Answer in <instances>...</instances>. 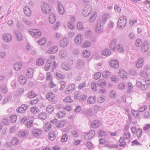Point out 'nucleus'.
<instances>
[{
  "label": "nucleus",
  "mask_w": 150,
  "mask_h": 150,
  "mask_svg": "<svg viewBox=\"0 0 150 150\" xmlns=\"http://www.w3.org/2000/svg\"><path fill=\"white\" fill-rule=\"evenodd\" d=\"M137 136L138 138H140L142 134V130L141 129L138 128L137 130L136 133Z\"/></svg>",
  "instance_id": "obj_51"
},
{
  "label": "nucleus",
  "mask_w": 150,
  "mask_h": 150,
  "mask_svg": "<svg viewBox=\"0 0 150 150\" xmlns=\"http://www.w3.org/2000/svg\"><path fill=\"white\" fill-rule=\"evenodd\" d=\"M38 44L40 45H43L46 43L45 39L43 38L38 41Z\"/></svg>",
  "instance_id": "obj_45"
},
{
  "label": "nucleus",
  "mask_w": 150,
  "mask_h": 150,
  "mask_svg": "<svg viewBox=\"0 0 150 150\" xmlns=\"http://www.w3.org/2000/svg\"><path fill=\"white\" fill-rule=\"evenodd\" d=\"M98 84L100 87L104 88L106 86V83L104 79H100L98 81Z\"/></svg>",
  "instance_id": "obj_23"
},
{
  "label": "nucleus",
  "mask_w": 150,
  "mask_h": 150,
  "mask_svg": "<svg viewBox=\"0 0 150 150\" xmlns=\"http://www.w3.org/2000/svg\"><path fill=\"white\" fill-rule=\"evenodd\" d=\"M36 63L38 65H42L45 63V61L43 58H39L36 60Z\"/></svg>",
  "instance_id": "obj_42"
},
{
  "label": "nucleus",
  "mask_w": 150,
  "mask_h": 150,
  "mask_svg": "<svg viewBox=\"0 0 150 150\" xmlns=\"http://www.w3.org/2000/svg\"><path fill=\"white\" fill-rule=\"evenodd\" d=\"M97 83L96 82H92L91 83V87L92 90L94 91H97Z\"/></svg>",
  "instance_id": "obj_49"
},
{
  "label": "nucleus",
  "mask_w": 150,
  "mask_h": 150,
  "mask_svg": "<svg viewBox=\"0 0 150 150\" xmlns=\"http://www.w3.org/2000/svg\"><path fill=\"white\" fill-rule=\"evenodd\" d=\"M110 65L111 67L116 69L119 66V63L117 60H112L110 61Z\"/></svg>",
  "instance_id": "obj_8"
},
{
  "label": "nucleus",
  "mask_w": 150,
  "mask_h": 150,
  "mask_svg": "<svg viewBox=\"0 0 150 150\" xmlns=\"http://www.w3.org/2000/svg\"><path fill=\"white\" fill-rule=\"evenodd\" d=\"M100 125V123L99 121L98 120H96L93 122L91 124V126L93 128H97Z\"/></svg>",
  "instance_id": "obj_33"
},
{
  "label": "nucleus",
  "mask_w": 150,
  "mask_h": 150,
  "mask_svg": "<svg viewBox=\"0 0 150 150\" xmlns=\"http://www.w3.org/2000/svg\"><path fill=\"white\" fill-rule=\"evenodd\" d=\"M97 16V14L96 12H93L90 18L89 19L90 22H93L96 20Z\"/></svg>",
  "instance_id": "obj_28"
},
{
  "label": "nucleus",
  "mask_w": 150,
  "mask_h": 150,
  "mask_svg": "<svg viewBox=\"0 0 150 150\" xmlns=\"http://www.w3.org/2000/svg\"><path fill=\"white\" fill-rule=\"evenodd\" d=\"M35 93L33 91H30L28 93V97L30 98H32L35 97L36 96Z\"/></svg>",
  "instance_id": "obj_47"
},
{
  "label": "nucleus",
  "mask_w": 150,
  "mask_h": 150,
  "mask_svg": "<svg viewBox=\"0 0 150 150\" xmlns=\"http://www.w3.org/2000/svg\"><path fill=\"white\" fill-rule=\"evenodd\" d=\"M14 33L16 35V38L18 41H21L23 39V36L22 34L17 30H14Z\"/></svg>",
  "instance_id": "obj_15"
},
{
  "label": "nucleus",
  "mask_w": 150,
  "mask_h": 150,
  "mask_svg": "<svg viewBox=\"0 0 150 150\" xmlns=\"http://www.w3.org/2000/svg\"><path fill=\"white\" fill-rule=\"evenodd\" d=\"M58 11L61 15L65 13L64 8L63 5L60 2L58 3Z\"/></svg>",
  "instance_id": "obj_20"
},
{
  "label": "nucleus",
  "mask_w": 150,
  "mask_h": 150,
  "mask_svg": "<svg viewBox=\"0 0 150 150\" xmlns=\"http://www.w3.org/2000/svg\"><path fill=\"white\" fill-rule=\"evenodd\" d=\"M56 76L57 79H63L64 78V76L59 73H57Z\"/></svg>",
  "instance_id": "obj_62"
},
{
  "label": "nucleus",
  "mask_w": 150,
  "mask_h": 150,
  "mask_svg": "<svg viewBox=\"0 0 150 150\" xmlns=\"http://www.w3.org/2000/svg\"><path fill=\"white\" fill-rule=\"evenodd\" d=\"M30 111L32 112L34 114H36L40 112L39 109L35 106L32 107Z\"/></svg>",
  "instance_id": "obj_44"
},
{
  "label": "nucleus",
  "mask_w": 150,
  "mask_h": 150,
  "mask_svg": "<svg viewBox=\"0 0 150 150\" xmlns=\"http://www.w3.org/2000/svg\"><path fill=\"white\" fill-rule=\"evenodd\" d=\"M149 43L147 41H145L144 42L141 47V50L143 52L145 53L149 47H148Z\"/></svg>",
  "instance_id": "obj_12"
},
{
  "label": "nucleus",
  "mask_w": 150,
  "mask_h": 150,
  "mask_svg": "<svg viewBox=\"0 0 150 150\" xmlns=\"http://www.w3.org/2000/svg\"><path fill=\"white\" fill-rule=\"evenodd\" d=\"M55 17V15L53 13H51L50 14L49 20L50 23L53 24L55 22L56 20Z\"/></svg>",
  "instance_id": "obj_25"
},
{
  "label": "nucleus",
  "mask_w": 150,
  "mask_h": 150,
  "mask_svg": "<svg viewBox=\"0 0 150 150\" xmlns=\"http://www.w3.org/2000/svg\"><path fill=\"white\" fill-rule=\"evenodd\" d=\"M33 69H32L29 68L27 70L25 75L28 78H31L33 77Z\"/></svg>",
  "instance_id": "obj_22"
},
{
  "label": "nucleus",
  "mask_w": 150,
  "mask_h": 150,
  "mask_svg": "<svg viewBox=\"0 0 150 150\" xmlns=\"http://www.w3.org/2000/svg\"><path fill=\"white\" fill-rule=\"evenodd\" d=\"M9 117L10 118V120L12 123H15L17 120V116L16 115H11Z\"/></svg>",
  "instance_id": "obj_46"
},
{
  "label": "nucleus",
  "mask_w": 150,
  "mask_h": 150,
  "mask_svg": "<svg viewBox=\"0 0 150 150\" xmlns=\"http://www.w3.org/2000/svg\"><path fill=\"white\" fill-rule=\"evenodd\" d=\"M120 143V146L121 147H123L126 145V142H125V140L123 137H121L119 140Z\"/></svg>",
  "instance_id": "obj_39"
},
{
  "label": "nucleus",
  "mask_w": 150,
  "mask_h": 150,
  "mask_svg": "<svg viewBox=\"0 0 150 150\" xmlns=\"http://www.w3.org/2000/svg\"><path fill=\"white\" fill-rule=\"evenodd\" d=\"M82 38L83 37L81 35L78 34L76 35L74 40L75 43L78 45L81 44L82 41Z\"/></svg>",
  "instance_id": "obj_19"
},
{
  "label": "nucleus",
  "mask_w": 150,
  "mask_h": 150,
  "mask_svg": "<svg viewBox=\"0 0 150 150\" xmlns=\"http://www.w3.org/2000/svg\"><path fill=\"white\" fill-rule=\"evenodd\" d=\"M66 123V121L64 120H62L57 122L55 124L57 127H62Z\"/></svg>",
  "instance_id": "obj_24"
},
{
  "label": "nucleus",
  "mask_w": 150,
  "mask_h": 150,
  "mask_svg": "<svg viewBox=\"0 0 150 150\" xmlns=\"http://www.w3.org/2000/svg\"><path fill=\"white\" fill-rule=\"evenodd\" d=\"M18 80L20 83L23 85L25 84L27 81V79L25 77L21 75L19 76Z\"/></svg>",
  "instance_id": "obj_26"
},
{
  "label": "nucleus",
  "mask_w": 150,
  "mask_h": 150,
  "mask_svg": "<svg viewBox=\"0 0 150 150\" xmlns=\"http://www.w3.org/2000/svg\"><path fill=\"white\" fill-rule=\"evenodd\" d=\"M139 74L142 77L144 78H146L148 76L147 72L144 71H141Z\"/></svg>",
  "instance_id": "obj_59"
},
{
  "label": "nucleus",
  "mask_w": 150,
  "mask_h": 150,
  "mask_svg": "<svg viewBox=\"0 0 150 150\" xmlns=\"http://www.w3.org/2000/svg\"><path fill=\"white\" fill-rule=\"evenodd\" d=\"M88 11L86 10L87 9V8H84L83 9L82 13L84 17H87L90 14L92 11V8L90 7L89 8L88 7Z\"/></svg>",
  "instance_id": "obj_11"
},
{
  "label": "nucleus",
  "mask_w": 150,
  "mask_h": 150,
  "mask_svg": "<svg viewBox=\"0 0 150 150\" xmlns=\"http://www.w3.org/2000/svg\"><path fill=\"white\" fill-rule=\"evenodd\" d=\"M68 43V40L66 38H64L62 40L60 43V45L62 47H66Z\"/></svg>",
  "instance_id": "obj_21"
},
{
  "label": "nucleus",
  "mask_w": 150,
  "mask_h": 150,
  "mask_svg": "<svg viewBox=\"0 0 150 150\" xmlns=\"http://www.w3.org/2000/svg\"><path fill=\"white\" fill-rule=\"evenodd\" d=\"M87 102L89 104H93L95 103V100H93L92 97L91 96L88 99Z\"/></svg>",
  "instance_id": "obj_63"
},
{
  "label": "nucleus",
  "mask_w": 150,
  "mask_h": 150,
  "mask_svg": "<svg viewBox=\"0 0 150 150\" xmlns=\"http://www.w3.org/2000/svg\"><path fill=\"white\" fill-rule=\"evenodd\" d=\"M42 133V131L38 129H34L32 130V134L35 137H38L40 136Z\"/></svg>",
  "instance_id": "obj_13"
},
{
  "label": "nucleus",
  "mask_w": 150,
  "mask_h": 150,
  "mask_svg": "<svg viewBox=\"0 0 150 150\" xmlns=\"http://www.w3.org/2000/svg\"><path fill=\"white\" fill-rule=\"evenodd\" d=\"M116 39H114L111 40L109 45L110 48L112 51H114L116 49Z\"/></svg>",
  "instance_id": "obj_14"
},
{
  "label": "nucleus",
  "mask_w": 150,
  "mask_h": 150,
  "mask_svg": "<svg viewBox=\"0 0 150 150\" xmlns=\"http://www.w3.org/2000/svg\"><path fill=\"white\" fill-rule=\"evenodd\" d=\"M21 120V122L25 123L28 127L30 128L33 125V121L32 120H28L27 119L24 117L22 118Z\"/></svg>",
  "instance_id": "obj_7"
},
{
  "label": "nucleus",
  "mask_w": 150,
  "mask_h": 150,
  "mask_svg": "<svg viewBox=\"0 0 150 150\" xmlns=\"http://www.w3.org/2000/svg\"><path fill=\"white\" fill-rule=\"evenodd\" d=\"M86 83L85 81H83V82L80 83L79 85L78 88L79 89L81 90L83 88L86 87Z\"/></svg>",
  "instance_id": "obj_53"
},
{
  "label": "nucleus",
  "mask_w": 150,
  "mask_h": 150,
  "mask_svg": "<svg viewBox=\"0 0 150 150\" xmlns=\"http://www.w3.org/2000/svg\"><path fill=\"white\" fill-rule=\"evenodd\" d=\"M90 55V53L89 51L84 50L82 53V56L84 58H87Z\"/></svg>",
  "instance_id": "obj_37"
},
{
  "label": "nucleus",
  "mask_w": 150,
  "mask_h": 150,
  "mask_svg": "<svg viewBox=\"0 0 150 150\" xmlns=\"http://www.w3.org/2000/svg\"><path fill=\"white\" fill-rule=\"evenodd\" d=\"M22 66V63L21 62H17L14 64L13 67L15 70L18 71L21 69Z\"/></svg>",
  "instance_id": "obj_27"
},
{
  "label": "nucleus",
  "mask_w": 150,
  "mask_h": 150,
  "mask_svg": "<svg viewBox=\"0 0 150 150\" xmlns=\"http://www.w3.org/2000/svg\"><path fill=\"white\" fill-rule=\"evenodd\" d=\"M87 98L86 95L82 94L80 92H76L74 95V99L76 100H78L81 102L85 100Z\"/></svg>",
  "instance_id": "obj_3"
},
{
  "label": "nucleus",
  "mask_w": 150,
  "mask_h": 150,
  "mask_svg": "<svg viewBox=\"0 0 150 150\" xmlns=\"http://www.w3.org/2000/svg\"><path fill=\"white\" fill-rule=\"evenodd\" d=\"M103 55L105 56H109L111 54V51L108 49H105L102 52Z\"/></svg>",
  "instance_id": "obj_41"
},
{
  "label": "nucleus",
  "mask_w": 150,
  "mask_h": 150,
  "mask_svg": "<svg viewBox=\"0 0 150 150\" xmlns=\"http://www.w3.org/2000/svg\"><path fill=\"white\" fill-rule=\"evenodd\" d=\"M46 110L49 114H50L53 111L54 108L52 105H49L47 107Z\"/></svg>",
  "instance_id": "obj_43"
},
{
  "label": "nucleus",
  "mask_w": 150,
  "mask_h": 150,
  "mask_svg": "<svg viewBox=\"0 0 150 150\" xmlns=\"http://www.w3.org/2000/svg\"><path fill=\"white\" fill-rule=\"evenodd\" d=\"M110 75V73L109 71H104L102 74L103 77L104 78H106Z\"/></svg>",
  "instance_id": "obj_54"
},
{
  "label": "nucleus",
  "mask_w": 150,
  "mask_h": 150,
  "mask_svg": "<svg viewBox=\"0 0 150 150\" xmlns=\"http://www.w3.org/2000/svg\"><path fill=\"white\" fill-rule=\"evenodd\" d=\"M46 99L51 102L52 103L55 104L56 100H55V96L52 92H49L46 95Z\"/></svg>",
  "instance_id": "obj_5"
},
{
  "label": "nucleus",
  "mask_w": 150,
  "mask_h": 150,
  "mask_svg": "<svg viewBox=\"0 0 150 150\" xmlns=\"http://www.w3.org/2000/svg\"><path fill=\"white\" fill-rule=\"evenodd\" d=\"M77 28L78 30H81L83 29L84 27L81 23L79 22L77 24Z\"/></svg>",
  "instance_id": "obj_52"
},
{
  "label": "nucleus",
  "mask_w": 150,
  "mask_h": 150,
  "mask_svg": "<svg viewBox=\"0 0 150 150\" xmlns=\"http://www.w3.org/2000/svg\"><path fill=\"white\" fill-rule=\"evenodd\" d=\"M127 86H128V89L127 91V93H129L131 91L132 89V88L133 87L132 84L131 83H129L127 84Z\"/></svg>",
  "instance_id": "obj_64"
},
{
  "label": "nucleus",
  "mask_w": 150,
  "mask_h": 150,
  "mask_svg": "<svg viewBox=\"0 0 150 150\" xmlns=\"http://www.w3.org/2000/svg\"><path fill=\"white\" fill-rule=\"evenodd\" d=\"M130 136L131 134L129 132H126L124 133L123 137L127 139L130 137Z\"/></svg>",
  "instance_id": "obj_56"
},
{
  "label": "nucleus",
  "mask_w": 150,
  "mask_h": 150,
  "mask_svg": "<svg viewBox=\"0 0 150 150\" xmlns=\"http://www.w3.org/2000/svg\"><path fill=\"white\" fill-rule=\"evenodd\" d=\"M61 67L63 69L66 71L70 69L69 67L66 65V63H62L61 65Z\"/></svg>",
  "instance_id": "obj_55"
},
{
  "label": "nucleus",
  "mask_w": 150,
  "mask_h": 150,
  "mask_svg": "<svg viewBox=\"0 0 150 150\" xmlns=\"http://www.w3.org/2000/svg\"><path fill=\"white\" fill-rule=\"evenodd\" d=\"M127 22L126 17L125 16H121L118 20L117 26L119 28H123L126 26Z\"/></svg>",
  "instance_id": "obj_1"
},
{
  "label": "nucleus",
  "mask_w": 150,
  "mask_h": 150,
  "mask_svg": "<svg viewBox=\"0 0 150 150\" xmlns=\"http://www.w3.org/2000/svg\"><path fill=\"white\" fill-rule=\"evenodd\" d=\"M48 136L49 139L51 141L54 140L56 138L54 132L53 131L50 132L48 134Z\"/></svg>",
  "instance_id": "obj_36"
},
{
  "label": "nucleus",
  "mask_w": 150,
  "mask_h": 150,
  "mask_svg": "<svg viewBox=\"0 0 150 150\" xmlns=\"http://www.w3.org/2000/svg\"><path fill=\"white\" fill-rule=\"evenodd\" d=\"M143 61L144 59L142 58L138 59L136 62V67L139 68H141L143 65Z\"/></svg>",
  "instance_id": "obj_18"
},
{
  "label": "nucleus",
  "mask_w": 150,
  "mask_h": 150,
  "mask_svg": "<svg viewBox=\"0 0 150 150\" xmlns=\"http://www.w3.org/2000/svg\"><path fill=\"white\" fill-rule=\"evenodd\" d=\"M59 55L61 58L65 57L67 55V52L64 50L63 49L60 52Z\"/></svg>",
  "instance_id": "obj_40"
},
{
  "label": "nucleus",
  "mask_w": 150,
  "mask_h": 150,
  "mask_svg": "<svg viewBox=\"0 0 150 150\" xmlns=\"http://www.w3.org/2000/svg\"><path fill=\"white\" fill-rule=\"evenodd\" d=\"M28 131H21L18 133L19 137H26L28 136Z\"/></svg>",
  "instance_id": "obj_29"
},
{
  "label": "nucleus",
  "mask_w": 150,
  "mask_h": 150,
  "mask_svg": "<svg viewBox=\"0 0 150 150\" xmlns=\"http://www.w3.org/2000/svg\"><path fill=\"white\" fill-rule=\"evenodd\" d=\"M91 43L90 42L88 41H86L82 45V47L83 48H86L90 47L91 46Z\"/></svg>",
  "instance_id": "obj_58"
},
{
  "label": "nucleus",
  "mask_w": 150,
  "mask_h": 150,
  "mask_svg": "<svg viewBox=\"0 0 150 150\" xmlns=\"http://www.w3.org/2000/svg\"><path fill=\"white\" fill-rule=\"evenodd\" d=\"M84 64V62L83 60L79 59L78 60L76 65V67L78 69H80L83 67Z\"/></svg>",
  "instance_id": "obj_32"
},
{
  "label": "nucleus",
  "mask_w": 150,
  "mask_h": 150,
  "mask_svg": "<svg viewBox=\"0 0 150 150\" xmlns=\"http://www.w3.org/2000/svg\"><path fill=\"white\" fill-rule=\"evenodd\" d=\"M116 48L118 51L120 52H122L124 51V49L122 46L120 44H118L116 46Z\"/></svg>",
  "instance_id": "obj_57"
},
{
  "label": "nucleus",
  "mask_w": 150,
  "mask_h": 150,
  "mask_svg": "<svg viewBox=\"0 0 150 150\" xmlns=\"http://www.w3.org/2000/svg\"><path fill=\"white\" fill-rule=\"evenodd\" d=\"M38 117L40 119L45 120L47 118V115L45 112H41L39 115Z\"/></svg>",
  "instance_id": "obj_38"
},
{
  "label": "nucleus",
  "mask_w": 150,
  "mask_h": 150,
  "mask_svg": "<svg viewBox=\"0 0 150 150\" xmlns=\"http://www.w3.org/2000/svg\"><path fill=\"white\" fill-rule=\"evenodd\" d=\"M68 139V136L67 134H65L62 137L61 141L62 142H66Z\"/></svg>",
  "instance_id": "obj_50"
},
{
  "label": "nucleus",
  "mask_w": 150,
  "mask_h": 150,
  "mask_svg": "<svg viewBox=\"0 0 150 150\" xmlns=\"http://www.w3.org/2000/svg\"><path fill=\"white\" fill-rule=\"evenodd\" d=\"M11 144L12 145H17L19 142V140L16 137H13L11 142Z\"/></svg>",
  "instance_id": "obj_34"
},
{
  "label": "nucleus",
  "mask_w": 150,
  "mask_h": 150,
  "mask_svg": "<svg viewBox=\"0 0 150 150\" xmlns=\"http://www.w3.org/2000/svg\"><path fill=\"white\" fill-rule=\"evenodd\" d=\"M57 115L59 118L63 117L66 115V112L65 111H59L57 114Z\"/></svg>",
  "instance_id": "obj_48"
},
{
  "label": "nucleus",
  "mask_w": 150,
  "mask_h": 150,
  "mask_svg": "<svg viewBox=\"0 0 150 150\" xmlns=\"http://www.w3.org/2000/svg\"><path fill=\"white\" fill-rule=\"evenodd\" d=\"M98 21L97 23V26L96 28V31L98 33H101L102 31L103 28L101 27V25L100 23H98Z\"/></svg>",
  "instance_id": "obj_30"
},
{
  "label": "nucleus",
  "mask_w": 150,
  "mask_h": 150,
  "mask_svg": "<svg viewBox=\"0 0 150 150\" xmlns=\"http://www.w3.org/2000/svg\"><path fill=\"white\" fill-rule=\"evenodd\" d=\"M28 32L30 34L35 38L39 37L41 35V32L38 29L30 30Z\"/></svg>",
  "instance_id": "obj_4"
},
{
  "label": "nucleus",
  "mask_w": 150,
  "mask_h": 150,
  "mask_svg": "<svg viewBox=\"0 0 150 150\" xmlns=\"http://www.w3.org/2000/svg\"><path fill=\"white\" fill-rule=\"evenodd\" d=\"M98 134L99 135V136H100L101 137L105 136H106L107 135V133L106 132H105L102 130H100L98 132Z\"/></svg>",
  "instance_id": "obj_60"
},
{
  "label": "nucleus",
  "mask_w": 150,
  "mask_h": 150,
  "mask_svg": "<svg viewBox=\"0 0 150 150\" xmlns=\"http://www.w3.org/2000/svg\"><path fill=\"white\" fill-rule=\"evenodd\" d=\"M75 88V85L73 83H71L68 85V87L67 88L66 91V93L67 94L71 93L73 92V90H74Z\"/></svg>",
  "instance_id": "obj_10"
},
{
  "label": "nucleus",
  "mask_w": 150,
  "mask_h": 150,
  "mask_svg": "<svg viewBox=\"0 0 150 150\" xmlns=\"http://www.w3.org/2000/svg\"><path fill=\"white\" fill-rule=\"evenodd\" d=\"M24 13L27 16H30L31 15V11L30 8L27 6H26L23 8Z\"/></svg>",
  "instance_id": "obj_17"
},
{
  "label": "nucleus",
  "mask_w": 150,
  "mask_h": 150,
  "mask_svg": "<svg viewBox=\"0 0 150 150\" xmlns=\"http://www.w3.org/2000/svg\"><path fill=\"white\" fill-rule=\"evenodd\" d=\"M28 106L26 104H22L21 106L18 107L16 109V111L18 112L23 113L25 112L26 110L28 109Z\"/></svg>",
  "instance_id": "obj_6"
},
{
  "label": "nucleus",
  "mask_w": 150,
  "mask_h": 150,
  "mask_svg": "<svg viewBox=\"0 0 150 150\" xmlns=\"http://www.w3.org/2000/svg\"><path fill=\"white\" fill-rule=\"evenodd\" d=\"M17 29L21 31H24L25 30V28L24 25L20 23L19 21L17 22Z\"/></svg>",
  "instance_id": "obj_31"
},
{
  "label": "nucleus",
  "mask_w": 150,
  "mask_h": 150,
  "mask_svg": "<svg viewBox=\"0 0 150 150\" xmlns=\"http://www.w3.org/2000/svg\"><path fill=\"white\" fill-rule=\"evenodd\" d=\"M58 50L57 47L56 46L51 47L48 49L46 53L47 54H54Z\"/></svg>",
  "instance_id": "obj_9"
},
{
  "label": "nucleus",
  "mask_w": 150,
  "mask_h": 150,
  "mask_svg": "<svg viewBox=\"0 0 150 150\" xmlns=\"http://www.w3.org/2000/svg\"><path fill=\"white\" fill-rule=\"evenodd\" d=\"M12 36L9 34L4 35L2 36L3 40L6 42H8L11 41L12 39Z\"/></svg>",
  "instance_id": "obj_16"
},
{
  "label": "nucleus",
  "mask_w": 150,
  "mask_h": 150,
  "mask_svg": "<svg viewBox=\"0 0 150 150\" xmlns=\"http://www.w3.org/2000/svg\"><path fill=\"white\" fill-rule=\"evenodd\" d=\"M142 41L141 39L138 38L136 40L135 45L137 47H140L142 44Z\"/></svg>",
  "instance_id": "obj_61"
},
{
  "label": "nucleus",
  "mask_w": 150,
  "mask_h": 150,
  "mask_svg": "<svg viewBox=\"0 0 150 150\" xmlns=\"http://www.w3.org/2000/svg\"><path fill=\"white\" fill-rule=\"evenodd\" d=\"M41 8L42 12L44 14H49L51 11V6L47 3H44L41 6Z\"/></svg>",
  "instance_id": "obj_2"
},
{
  "label": "nucleus",
  "mask_w": 150,
  "mask_h": 150,
  "mask_svg": "<svg viewBox=\"0 0 150 150\" xmlns=\"http://www.w3.org/2000/svg\"><path fill=\"white\" fill-rule=\"evenodd\" d=\"M51 61L50 60H47L46 63L44 67V69L46 71H47L49 70L51 65Z\"/></svg>",
  "instance_id": "obj_35"
}]
</instances>
